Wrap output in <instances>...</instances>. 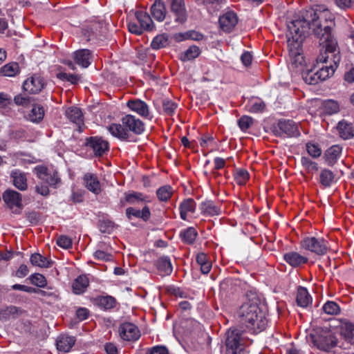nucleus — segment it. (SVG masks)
<instances>
[{
  "instance_id": "8fccbe9b",
  "label": "nucleus",
  "mask_w": 354,
  "mask_h": 354,
  "mask_svg": "<svg viewBox=\"0 0 354 354\" xmlns=\"http://www.w3.org/2000/svg\"><path fill=\"white\" fill-rule=\"evenodd\" d=\"M301 164L308 173L317 171L319 169L318 165L308 157L302 156L301 158Z\"/></svg>"
},
{
  "instance_id": "f3484780",
  "label": "nucleus",
  "mask_w": 354,
  "mask_h": 354,
  "mask_svg": "<svg viewBox=\"0 0 354 354\" xmlns=\"http://www.w3.org/2000/svg\"><path fill=\"white\" fill-rule=\"evenodd\" d=\"M66 117L75 124L79 132H82L84 127L83 114L81 109L76 106L68 108L65 112Z\"/></svg>"
},
{
  "instance_id": "13d9d810",
  "label": "nucleus",
  "mask_w": 354,
  "mask_h": 354,
  "mask_svg": "<svg viewBox=\"0 0 354 354\" xmlns=\"http://www.w3.org/2000/svg\"><path fill=\"white\" fill-rule=\"evenodd\" d=\"M31 283L40 288H44L46 285V280L44 275L36 273L30 276Z\"/></svg>"
},
{
  "instance_id": "423d86ee",
  "label": "nucleus",
  "mask_w": 354,
  "mask_h": 354,
  "mask_svg": "<svg viewBox=\"0 0 354 354\" xmlns=\"http://www.w3.org/2000/svg\"><path fill=\"white\" fill-rule=\"evenodd\" d=\"M33 173L42 182L46 183L48 186L57 188L61 184V178H59L57 171H50L44 165H37L34 167Z\"/></svg>"
},
{
  "instance_id": "1a4fd4ad",
  "label": "nucleus",
  "mask_w": 354,
  "mask_h": 354,
  "mask_svg": "<svg viewBox=\"0 0 354 354\" xmlns=\"http://www.w3.org/2000/svg\"><path fill=\"white\" fill-rule=\"evenodd\" d=\"M120 122L125 127L129 133L140 135L145 131L144 122L133 115L125 114L122 117Z\"/></svg>"
},
{
  "instance_id": "72a5a7b5",
  "label": "nucleus",
  "mask_w": 354,
  "mask_h": 354,
  "mask_svg": "<svg viewBox=\"0 0 354 354\" xmlns=\"http://www.w3.org/2000/svg\"><path fill=\"white\" fill-rule=\"evenodd\" d=\"M200 209L201 213L205 216H213L221 213L220 209L212 201H206L201 203Z\"/></svg>"
},
{
  "instance_id": "2eb2a0df",
  "label": "nucleus",
  "mask_w": 354,
  "mask_h": 354,
  "mask_svg": "<svg viewBox=\"0 0 354 354\" xmlns=\"http://www.w3.org/2000/svg\"><path fill=\"white\" fill-rule=\"evenodd\" d=\"M73 59L82 68H88L93 61V53L88 49H80L73 53Z\"/></svg>"
},
{
  "instance_id": "4be33fe9",
  "label": "nucleus",
  "mask_w": 354,
  "mask_h": 354,
  "mask_svg": "<svg viewBox=\"0 0 354 354\" xmlns=\"http://www.w3.org/2000/svg\"><path fill=\"white\" fill-rule=\"evenodd\" d=\"M342 148L337 145L329 147L324 153V158L328 166H333L342 153Z\"/></svg>"
},
{
  "instance_id": "c85d7f7f",
  "label": "nucleus",
  "mask_w": 354,
  "mask_h": 354,
  "mask_svg": "<svg viewBox=\"0 0 354 354\" xmlns=\"http://www.w3.org/2000/svg\"><path fill=\"white\" fill-rule=\"evenodd\" d=\"M156 266L161 275H169L173 270L171 260L168 257H160L156 263Z\"/></svg>"
},
{
  "instance_id": "b1692460",
  "label": "nucleus",
  "mask_w": 354,
  "mask_h": 354,
  "mask_svg": "<svg viewBox=\"0 0 354 354\" xmlns=\"http://www.w3.org/2000/svg\"><path fill=\"white\" fill-rule=\"evenodd\" d=\"M286 263L292 267H298L307 263L308 258L296 252H287L283 255Z\"/></svg>"
},
{
  "instance_id": "e2e57ef3",
  "label": "nucleus",
  "mask_w": 354,
  "mask_h": 354,
  "mask_svg": "<svg viewBox=\"0 0 354 354\" xmlns=\"http://www.w3.org/2000/svg\"><path fill=\"white\" fill-rule=\"evenodd\" d=\"M14 102L17 105L27 106L30 104V98L19 94L15 97Z\"/></svg>"
},
{
  "instance_id": "6e6552de",
  "label": "nucleus",
  "mask_w": 354,
  "mask_h": 354,
  "mask_svg": "<svg viewBox=\"0 0 354 354\" xmlns=\"http://www.w3.org/2000/svg\"><path fill=\"white\" fill-rule=\"evenodd\" d=\"M313 344L319 350L328 351L337 344V339L330 331H322L312 337Z\"/></svg>"
},
{
  "instance_id": "ea45409f",
  "label": "nucleus",
  "mask_w": 354,
  "mask_h": 354,
  "mask_svg": "<svg viewBox=\"0 0 354 354\" xmlns=\"http://www.w3.org/2000/svg\"><path fill=\"white\" fill-rule=\"evenodd\" d=\"M44 116V110L42 106L35 104L30 113L28 114L29 120L35 123L41 122Z\"/></svg>"
},
{
  "instance_id": "864d4df0",
  "label": "nucleus",
  "mask_w": 354,
  "mask_h": 354,
  "mask_svg": "<svg viewBox=\"0 0 354 354\" xmlns=\"http://www.w3.org/2000/svg\"><path fill=\"white\" fill-rule=\"evenodd\" d=\"M17 310L15 306H10L0 310V321L8 320L11 315L15 314Z\"/></svg>"
},
{
  "instance_id": "f704fd0d",
  "label": "nucleus",
  "mask_w": 354,
  "mask_h": 354,
  "mask_svg": "<svg viewBox=\"0 0 354 354\" xmlns=\"http://www.w3.org/2000/svg\"><path fill=\"white\" fill-rule=\"evenodd\" d=\"M30 261L33 266L46 268H50L53 264V261L50 259L43 257L39 253L32 254L30 256Z\"/></svg>"
},
{
  "instance_id": "4c0bfd02",
  "label": "nucleus",
  "mask_w": 354,
  "mask_h": 354,
  "mask_svg": "<svg viewBox=\"0 0 354 354\" xmlns=\"http://www.w3.org/2000/svg\"><path fill=\"white\" fill-rule=\"evenodd\" d=\"M197 235L198 233L196 230L192 227L183 230L180 233L182 241L187 244H192L195 241Z\"/></svg>"
},
{
  "instance_id": "49530a36",
  "label": "nucleus",
  "mask_w": 354,
  "mask_h": 354,
  "mask_svg": "<svg viewBox=\"0 0 354 354\" xmlns=\"http://www.w3.org/2000/svg\"><path fill=\"white\" fill-rule=\"evenodd\" d=\"M19 67L17 63L12 62L6 64L1 68V72L5 76L13 77L19 73Z\"/></svg>"
},
{
  "instance_id": "dca6fc26",
  "label": "nucleus",
  "mask_w": 354,
  "mask_h": 354,
  "mask_svg": "<svg viewBox=\"0 0 354 354\" xmlns=\"http://www.w3.org/2000/svg\"><path fill=\"white\" fill-rule=\"evenodd\" d=\"M238 23V17L233 11L225 12L219 17V24L225 32H231Z\"/></svg>"
},
{
  "instance_id": "39448f33",
  "label": "nucleus",
  "mask_w": 354,
  "mask_h": 354,
  "mask_svg": "<svg viewBox=\"0 0 354 354\" xmlns=\"http://www.w3.org/2000/svg\"><path fill=\"white\" fill-rule=\"evenodd\" d=\"M301 245L302 248L320 256L324 255L329 248L328 241L322 237H306L301 241Z\"/></svg>"
},
{
  "instance_id": "3c124183",
  "label": "nucleus",
  "mask_w": 354,
  "mask_h": 354,
  "mask_svg": "<svg viewBox=\"0 0 354 354\" xmlns=\"http://www.w3.org/2000/svg\"><path fill=\"white\" fill-rule=\"evenodd\" d=\"M178 105L171 100L165 99L162 102V108L165 114L172 115L175 113Z\"/></svg>"
},
{
  "instance_id": "7c9ffc66",
  "label": "nucleus",
  "mask_w": 354,
  "mask_h": 354,
  "mask_svg": "<svg viewBox=\"0 0 354 354\" xmlns=\"http://www.w3.org/2000/svg\"><path fill=\"white\" fill-rule=\"evenodd\" d=\"M296 301L297 305L302 308L307 307L311 303V296L306 288L301 286L298 288Z\"/></svg>"
},
{
  "instance_id": "9d476101",
  "label": "nucleus",
  "mask_w": 354,
  "mask_h": 354,
  "mask_svg": "<svg viewBox=\"0 0 354 354\" xmlns=\"http://www.w3.org/2000/svg\"><path fill=\"white\" fill-rule=\"evenodd\" d=\"M126 104L130 111L137 113L140 117L148 120L152 119L149 106L145 101L135 98L128 100Z\"/></svg>"
},
{
  "instance_id": "a19ab883",
  "label": "nucleus",
  "mask_w": 354,
  "mask_h": 354,
  "mask_svg": "<svg viewBox=\"0 0 354 354\" xmlns=\"http://www.w3.org/2000/svg\"><path fill=\"white\" fill-rule=\"evenodd\" d=\"M56 77L63 82H68L72 84H77L81 79V77L78 75L66 73L62 71L57 73Z\"/></svg>"
},
{
  "instance_id": "6ab92c4d",
  "label": "nucleus",
  "mask_w": 354,
  "mask_h": 354,
  "mask_svg": "<svg viewBox=\"0 0 354 354\" xmlns=\"http://www.w3.org/2000/svg\"><path fill=\"white\" fill-rule=\"evenodd\" d=\"M257 317H254V324L251 326H248V329L251 331L252 333H259L261 331L264 330L268 325V319L266 316V313L262 310V308L260 309V313L257 315Z\"/></svg>"
},
{
  "instance_id": "aec40b11",
  "label": "nucleus",
  "mask_w": 354,
  "mask_h": 354,
  "mask_svg": "<svg viewBox=\"0 0 354 354\" xmlns=\"http://www.w3.org/2000/svg\"><path fill=\"white\" fill-rule=\"evenodd\" d=\"M85 187L92 193L97 195L101 192L100 181L95 174L86 173L84 176Z\"/></svg>"
},
{
  "instance_id": "6e6d98bb",
  "label": "nucleus",
  "mask_w": 354,
  "mask_h": 354,
  "mask_svg": "<svg viewBox=\"0 0 354 354\" xmlns=\"http://www.w3.org/2000/svg\"><path fill=\"white\" fill-rule=\"evenodd\" d=\"M249 178V174L246 170L239 169L234 175V180L237 184L243 185Z\"/></svg>"
},
{
  "instance_id": "f8f14e48",
  "label": "nucleus",
  "mask_w": 354,
  "mask_h": 354,
  "mask_svg": "<svg viewBox=\"0 0 354 354\" xmlns=\"http://www.w3.org/2000/svg\"><path fill=\"white\" fill-rule=\"evenodd\" d=\"M86 145L93 150L95 156H102L109 149V142L97 136L86 139Z\"/></svg>"
},
{
  "instance_id": "de8ad7c7",
  "label": "nucleus",
  "mask_w": 354,
  "mask_h": 354,
  "mask_svg": "<svg viewBox=\"0 0 354 354\" xmlns=\"http://www.w3.org/2000/svg\"><path fill=\"white\" fill-rule=\"evenodd\" d=\"M146 197L143 194L136 192L125 193V201L129 204H134L136 202L145 201Z\"/></svg>"
},
{
  "instance_id": "c756f323",
  "label": "nucleus",
  "mask_w": 354,
  "mask_h": 354,
  "mask_svg": "<svg viewBox=\"0 0 354 354\" xmlns=\"http://www.w3.org/2000/svg\"><path fill=\"white\" fill-rule=\"evenodd\" d=\"M89 281L86 276L80 275L77 277L73 283V292L75 295L83 294L88 286Z\"/></svg>"
},
{
  "instance_id": "a878e982",
  "label": "nucleus",
  "mask_w": 354,
  "mask_h": 354,
  "mask_svg": "<svg viewBox=\"0 0 354 354\" xmlns=\"http://www.w3.org/2000/svg\"><path fill=\"white\" fill-rule=\"evenodd\" d=\"M337 129L339 136L344 140L351 139L354 136V127L351 123L345 120L339 122Z\"/></svg>"
},
{
  "instance_id": "0e129e2a",
  "label": "nucleus",
  "mask_w": 354,
  "mask_h": 354,
  "mask_svg": "<svg viewBox=\"0 0 354 354\" xmlns=\"http://www.w3.org/2000/svg\"><path fill=\"white\" fill-rule=\"evenodd\" d=\"M12 102L11 97L4 93H0V109L6 108Z\"/></svg>"
},
{
  "instance_id": "ddd939ff",
  "label": "nucleus",
  "mask_w": 354,
  "mask_h": 354,
  "mask_svg": "<svg viewBox=\"0 0 354 354\" xmlns=\"http://www.w3.org/2000/svg\"><path fill=\"white\" fill-rule=\"evenodd\" d=\"M118 331L120 337L125 341H135L140 336L138 328L131 322L121 324Z\"/></svg>"
},
{
  "instance_id": "e433bc0d",
  "label": "nucleus",
  "mask_w": 354,
  "mask_h": 354,
  "mask_svg": "<svg viewBox=\"0 0 354 354\" xmlns=\"http://www.w3.org/2000/svg\"><path fill=\"white\" fill-rule=\"evenodd\" d=\"M205 36L200 32L191 30L185 32H180L176 35V39L180 41L191 39L194 41H201Z\"/></svg>"
},
{
  "instance_id": "2f4dec72",
  "label": "nucleus",
  "mask_w": 354,
  "mask_h": 354,
  "mask_svg": "<svg viewBox=\"0 0 354 354\" xmlns=\"http://www.w3.org/2000/svg\"><path fill=\"white\" fill-rule=\"evenodd\" d=\"M136 19L143 30H151L153 28V23L150 16L143 11L136 12Z\"/></svg>"
},
{
  "instance_id": "69168bd1",
  "label": "nucleus",
  "mask_w": 354,
  "mask_h": 354,
  "mask_svg": "<svg viewBox=\"0 0 354 354\" xmlns=\"http://www.w3.org/2000/svg\"><path fill=\"white\" fill-rule=\"evenodd\" d=\"M146 354H169V353L165 346H156L150 348Z\"/></svg>"
},
{
  "instance_id": "052dcab7",
  "label": "nucleus",
  "mask_w": 354,
  "mask_h": 354,
  "mask_svg": "<svg viewBox=\"0 0 354 354\" xmlns=\"http://www.w3.org/2000/svg\"><path fill=\"white\" fill-rule=\"evenodd\" d=\"M57 244L64 249H68L72 247L73 242L68 236L62 235L57 238Z\"/></svg>"
},
{
  "instance_id": "20e7f679",
  "label": "nucleus",
  "mask_w": 354,
  "mask_h": 354,
  "mask_svg": "<svg viewBox=\"0 0 354 354\" xmlns=\"http://www.w3.org/2000/svg\"><path fill=\"white\" fill-rule=\"evenodd\" d=\"M225 346L227 354H241L244 350V339L239 329H232L226 333Z\"/></svg>"
},
{
  "instance_id": "680f3d73",
  "label": "nucleus",
  "mask_w": 354,
  "mask_h": 354,
  "mask_svg": "<svg viewBox=\"0 0 354 354\" xmlns=\"http://www.w3.org/2000/svg\"><path fill=\"white\" fill-rule=\"evenodd\" d=\"M252 123V118L251 117L244 115L238 120V124L242 131H246Z\"/></svg>"
},
{
  "instance_id": "79ce46f5",
  "label": "nucleus",
  "mask_w": 354,
  "mask_h": 354,
  "mask_svg": "<svg viewBox=\"0 0 354 354\" xmlns=\"http://www.w3.org/2000/svg\"><path fill=\"white\" fill-rule=\"evenodd\" d=\"M156 195L160 201H167L172 195V188L169 185L162 186L156 191Z\"/></svg>"
},
{
  "instance_id": "f257e3e1",
  "label": "nucleus",
  "mask_w": 354,
  "mask_h": 354,
  "mask_svg": "<svg viewBox=\"0 0 354 354\" xmlns=\"http://www.w3.org/2000/svg\"><path fill=\"white\" fill-rule=\"evenodd\" d=\"M326 22H332L333 17L327 8L317 6L315 8L305 10L293 19L288 25V29L293 41L288 44L290 63L292 68L297 71H303L306 60L302 53L300 43L302 37L308 35L311 30L319 38L324 32V26L321 23L322 19Z\"/></svg>"
},
{
  "instance_id": "338daca9",
  "label": "nucleus",
  "mask_w": 354,
  "mask_h": 354,
  "mask_svg": "<svg viewBox=\"0 0 354 354\" xmlns=\"http://www.w3.org/2000/svg\"><path fill=\"white\" fill-rule=\"evenodd\" d=\"M35 191L37 194L43 196H47L50 194L48 186L44 185L42 183H39L35 186Z\"/></svg>"
},
{
  "instance_id": "37998d69",
  "label": "nucleus",
  "mask_w": 354,
  "mask_h": 354,
  "mask_svg": "<svg viewBox=\"0 0 354 354\" xmlns=\"http://www.w3.org/2000/svg\"><path fill=\"white\" fill-rule=\"evenodd\" d=\"M302 77L304 82L308 84H317L320 81L318 75H317L315 68L308 70L306 72L303 71Z\"/></svg>"
},
{
  "instance_id": "09e8293b",
  "label": "nucleus",
  "mask_w": 354,
  "mask_h": 354,
  "mask_svg": "<svg viewBox=\"0 0 354 354\" xmlns=\"http://www.w3.org/2000/svg\"><path fill=\"white\" fill-rule=\"evenodd\" d=\"M324 109L328 115L337 113L339 110V106L337 101L328 100L324 102Z\"/></svg>"
},
{
  "instance_id": "4468645a",
  "label": "nucleus",
  "mask_w": 354,
  "mask_h": 354,
  "mask_svg": "<svg viewBox=\"0 0 354 354\" xmlns=\"http://www.w3.org/2000/svg\"><path fill=\"white\" fill-rule=\"evenodd\" d=\"M44 78L39 75H34L24 81L23 88L28 93L36 94L44 88Z\"/></svg>"
},
{
  "instance_id": "0eeeda50",
  "label": "nucleus",
  "mask_w": 354,
  "mask_h": 354,
  "mask_svg": "<svg viewBox=\"0 0 354 354\" xmlns=\"http://www.w3.org/2000/svg\"><path fill=\"white\" fill-rule=\"evenodd\" d=\"M274 134L279 137H296L300 133L297 124L290 120H280L276 126L272 128Z\"/></svg>"
},
{
  "instance_id": "cd10ccee",
  "label": "nucleus",
  "mask_w": 354,
  "mask_h": 354,
  "mask_svg": "<svg viewBox=\"0 0 354 354\" xmlns=\"http://www.w3.org/2000/svg\"><path fill=\"white\" fill-rule=\"evenodd\" d=\"M180 216L183 221L187 220L188 213H194L196 210V203L192 198H187L183 201L180 206Z\"/></svg>"
},
{
  "instance_id": "9b49d317",
  "label": "nucleus",
  "mask_w": 354,
  "mask_h": 354,
  "mask_svg": "<svg viewBox=\"0 0 354 354\" xmlns=\"http://www.w3.org/2000/svg\"><path fill=\"white\" fill-rule=\"evenodd\" d=\"M167 3L171 12L174 15V21L179 24H184L187 19L185 0H167Z\"/></svg>"
},
{
  "instance_id": "774afa93",
  "label": "nucleus",
  "mask_w": 354,
  "mask_h": 354,
  "mask_svg": "<svg viewBox=\"0 0 354 354\" xmlns=\"http://www.w3.org/2000/svg\"><path fill=\"white\" fill-rule=\"evenodd\" d=\"M129 30L131 33H134L136 35H141L143 32L142 27H140V24H136V22H129L128 24Z\"/></svg>"
},
{
  "instance_id": "5701e85b",
  "label": "nucleus",
  "mask_w": 354,
  "mask_h": 354,
  "mask_svg": "<svg viewBox=\"0 0 354 354\" xmlns=\"http://www.w3.org/2000/svg\"><path fill=\"white\" fill-rule=\"evenodd\" d=\"M10 176L16 188L21 191H25L27 189V178L24 172L19 169H15L12 171Z\"/></svg>"
},
{
  "instance_id": "7ed1b4c3",
  "label": "nucleus",
  "mask_w": 354,
  "mask_h": 354,
  "mask_svg": "<svg viewBox=\"0 0 354 354\" xmlns=\"http://www.w3.org/2000/svg\"><path fill=\"white\" fill-rule=\"evenodd\" d=\"M261 308V300L256 293L250 292L247 295V300L242 304L238 312L242 324L246 328L254 324L253 318L257 317V315L260 313Z\"/></svg>"
},
{
  "instance_id": "a211bd4d",
  "label": "nucleus",
  "mask_w": 354,
  "mask_h": 354,
  "mask_svg": "<svg viewBox=\"0 0 354 354\" xmlns=\"http://www.w3.org/2000/svg\"><path fill=\"white\" fill-rule=\"evenodd\" d=\"M109 132L115 138L121 141L130 140V133L127 131V129L121 124L112 123L106 127Z\"/></svg>"
},
{
  "instance_id": "5fc2aeb1",
  "label": "nucleus",
  "mask_w": 354,
  "mask_h": 354,
  "mask_svg": "<svg viewBox=\"0 0 354 354\" xmlns=\"http://www.w3.org/2000/svg\"><path fill=\"white\" fill-rule=\"evenodd\" d=\"M266 108V104L260 99L252 101L250 104L249 111L251 113H259L263 111Z\"/></svg>"
},
{
  "instance_id": "58836bf2",
  "label": "nucleus",
  "mask_w": 354,
  "mask_h": 354,
  "mask_svg": "<svg viewBox=\"0 0 354 354\" xmlns=\"http://www.w3.org/2000/svg\"><path fill=\"white\" fill-rule=\"evenodd\" d=\"M200 54V48L198 46L193 45L180 55V59L183 62L192 60L198 57Z\"/></svg>"
},
{
  "instance_id": "bf43d9fd",
  "label": "nucleus",
  "mask_w": 354,
  "mask_h": 354,
  "mask_svg": "<svg viewBox=\"0 0 354 354\" xmlns=\"http://www.w3.org/2000/svg\"><path fill=\"white\" fill-rule=\"evenodd\" d=\"M342 333L346 339L351 341L354 338V324L346 322L342 326Z\"/></svg>"
},
{
  "instance_id": "c9c22d12",
  "label": "nucleus",
  "mask_w": 354,
  "mask_h": 354,
  "mask_svg": "<svg viewBox=\"0 0 354 354\" xmlns=\"http://www.w3.org/2000/svg\"><path fill=\"white\" fill-rule=\"evenodd\" d=\"M196 262L200 266L203 274H207L210 272L212 262L205 253L201 252L197 254Z\"/></svg>"
},
{
  "instance_id": "412c9836",
  "label": "nucleus",
  "mask_w": 354,
  "mask_h": 354,
  "mask_svg": "<svg viewBox=\"0 0 354 354\" xmlns=\"http://www.w3.org/2000/svg\"><path fill=\"white\" fill-rule=\"evenodd\" d=\"M3 199L10 208L13 207H21V196L16 191L6 190L3 194Z\"/></svg>"
},
{
  "instance_id": "f03ea898",
  "label": "nucleus",
  "mask_w": 354,
  "mask_h": 354,
  "mask_svg": "<svg viewBox=\"0 0 354 354\" xmlns=\"http://www.w3.org/2000/svg\"><path fill=\"white\" fill-rule=\"evenodd\" d=\"M319 44L322 46V50L324 49V53H321L317 57V62L324 65L318 69L315 68V71L319 80L324 81L333 75L341 60L337 42L331 35L329 25H324Z\"/></svg>"
},
{
  "instance_id": "a18cd8bd",
  "label": "nucleus",
  "mask_w": 354,
  "mask_h": 354,
  "mask_svg": "<svg viewBox=\"0 0 354 354\" xmlns=\"http://www.w3.org/2000/svg\"><path fill=\"white\" fill-rule=\"evenodd\" d=\"M322 310L327 315H337L340 312V308L336 302L328 301L322 306Z\"/></svg>"
},
{
  "instance_id": "393cba45",
  "label": "nucleus",
  "mask_w": 354,
  "mask_h": 354,
  "mask_svg": "<svg viewBox=\"0 0 354 354\" xmlns=\"http://www.w3.org/2000/svg\"><path fill=\"white\" fill-rule=\"evenodd\" d=\"M75 343V339L74 337L65 335H60L56 341L57 349L64 353L70 351Z\"/></svg>"
},
{
  "instance_id": "4d7b16f0",
  "label": "nucleus",
  "mask_w": 354,
  "mask_h": 354,
  "mask_svg": "<svg viewBox=\"0 0 354 354\" xmlns=\"http://www.w3.org/2000/svg\"><path fill=\"white\" fill-rule=\"evenodd\" d=\"M167 44V39L164 35H158L153 38L151 46L153 49H159L165 47Z\"/></svg>"
},
{
  "instance_id": "c03bdc74",
  "label": "nucleus",
  "mask_w": 354,
  "mask_h": 354,
  "mask_svg": "<svg viewBox=\"0 0 354 354\" xmlns=\"http://www.w3.org/2000/svg\"><path fill=\"white\" fill-rule=\"evenodd\" d=\"M116 300L111 296H103L97 299V304L99 306L106 309H111L115 307Z\"/></svg>"
},
{
  "instance_id": "bb28decb",
  "label": "nucleus",
  "mask_w": 354,
  "mask_h": 354,
  "mask_svg": "<svg viewBox=\"0 0 354 354\" xmlns=\"http://www.w3.org/2000/svg\"><path fill=\"white\" fill-rule=\"evenodd\" d=\"M151 12L156 20L162 21L166 16L165 3L161 0H156L151 8Z\"/></svg>"
},
{
  "instance_id": "473e14b6",
  "label": "nucleus",
  "mask_w": 354,
  "mask_h": 354,
  "mask_svg": "<svg viewBox=\"0 0 354 354\" xmlns=\"http://www.w3.org/2000/svg\"><path fill=\"white\" fill-rule=\"evenodd\" d=\"M319 183L324 187H330L335 182L334 173L328 169H323L319 174Z\"/></svg>"
},
{
  "instance_id": "603ef678",
  "label": "nucleus",
  "mask_w": 354,
  "mask_h": 354,
  "mask_svg": "<svg viewBox=\"0 0 354 354\" xmlns=\"http://www.w3.org/2000/svg\"><path fill=\"white\" fill-rule=\"evenodd\" d=\"M306 147L308 153L313 158H317L322 155V149L319 145L313 142H308Z\"/></svg>"
}]
</instances>
